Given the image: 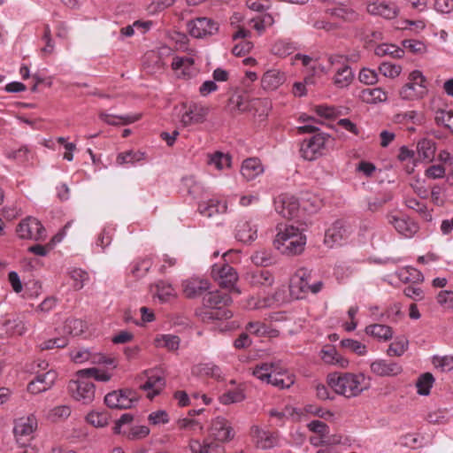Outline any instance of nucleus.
Returning <instances> with one entry per match:
<instances>
[{"instance_id":"nucleus-1","label":"nucleus","mask_w":453,"mask_h":453,"mask_svg":"<svg viewBox=\"0 0 453 453\" xmlns=\"http://www.w3.org/2000/svg\"><path fill=\"white\" fill-rule=\"evenodd\" d=\"M270 415L273 417H277L279 421L283 423H301L306 422V425H325L319 419L311 418L312 417H319L324 418L326 421L332 422L331 419L334 417V414L329 411H324L320 408L309 405L305 408V412L297 411L295 408L287 407L282 411H271Z\"/></svg>"},{"instance_id":"nucleus-2","label":"nucleus","mask_w":453,"mask_h":453,"mask_svg":"<svg viewBox=\"0 0 453 453\" xmlns=\"http://www.w3.org/2000/svg\"><path fill=\"white\" fill-rule=\"evenodd\" d=\"M305 244L306 236L298 227L292 225L286 226L283 230L280 229L273 241L275 249L288 256L301 254Z\"/></svg>"},{"instance_id":"nucleus-3","label":"nucleus","mask_w":453,"mask_h":453,"mask_svg":"<svg viewBox=\"0 0 453 453\" xmlns=\"http://www.w3.org/2000/svg\"><path fill=\"white\" fill-rule=\"evenodd\" d=\"M365 376L363 373L352 374L333 373L328 376V385L336 394L345 397H352L359 395L367 388L368 384L365 383Z\"/></svg>"},{"instance_id":"nucleus-4","label":"nucleus","mask_w":453,"mask_h":453,"mask_svg":"<svg viewBox=\"0 0 453 453\" xmlns=\"http://www.w3.org/2000/svg\"><path fill=\"white\" fill-rule=\"evenodd\" d=\"M408 80V83L400 90L401 97L405 100L422 98L427 92L426 80L422 73L418 70H414L410 73Z\"/></svg>"},{"instance_id":"nucleus-5","label":"nucleus","mask_w":453,"mask_h":453,"mask_svg":"<svg viewBox=\"0 0 453 453\" xmlns=\"http://www.w3.org/2000/svg\"><path fill=\"white\" fill-rule=\"evenodd\" d=\"M139 401L135 391L124 388L108 393L104 397L105 404L111 409H130Z\"/></svg>"},{"instance_id":"nucleus-6","label":"nucleus","mask_w":453,"mask_h":453,"mask_svg":"<svg viewBox=\"0 0 453 453\" xmlns=\"http://www.w3.org/2000/svg\"><path fill=\"white\" fill-rule=\"evenodd\" d=\"M68 390L73 399L87 404L94 398L95 384L88 378L76 376V380L69 381Z\"/></svg>"},{"instance_id":"nucleus-7","label":"nucleus","mask_w":453,"mask_h":453,"mask_svg":"<svg viewBox=\"0 0 453 453\" xmlns=\"http://www.w3.org/2000/svg\"><path fill=\"white\" fill-rule=\"evenodd\" d=\"M330 138L329 134L325 133H317L309 140L303 141L300 148L302 157L306 160H314L322 155V150L325 148L326 141Z\"/></svg>"},{"instance_id":"nucleus-8","label":"nucleus","mask_w":453,"mask_h":453,"mask_svg":"<svg viewBox=\"0 0 453 453\" xmlns=\"http://www.w3.org/2000/svg\"><path fill=\"white\" fill-rule=\"evenodd\" d=\"M17 234L21 239L42 241L46 237V229L38 219L28 217L19 224Z\"/></svg>"},{"instance_id":"nucleus-9","label":"nucleus","mask_w":453,"mask_h":453,"mask_svg":"<svg viewBox=\"0 0 453 453\" xmlns=\"http://www.w3.org/2000/svg\"><path fill=\"white\" fill-rule=\"evenodd\" d=\"M188 32L195 38H204L218 33L219 24L206 17L196 18L187 23Z\"/></svg>"},{"instance_id":"nucleus-10","label":"nucleus","mask_w":453,"mask_h":453,"mask_svg":"<svg viewBox=\"0 0 453 453\" xmlns=\"http://www.w3.org/2000/svg\"><path fill=\"white\" fill-rule=\"evenodd\" d=\"M311 273L305 268H300L296 271L295 276L290 281V293L297 299H303L305 294L309 292L310 280Z\"/></svg>"},{"instance_id":"nucleus-11","label":"nucleus","mask_w":453,"mask_h":453,"mask_svg":"<svg viewBox=\"0 0 453 453\" xmlns=\"http://www.w3.org/2000/svg\"><path fill=\"white\" fill-rule=\"evenodd\" d=\"M211 274L219 281V286L224 288H234L238 280L236 271L228 264L222 265H214L211 269Z\"/></svg>"},{"instance_id":"nucleus-12","label":"nucleus","mask_w":453,"mask_h":453,"mask_svg":"<svg viewBox=\"0 0 453 453\" xmlns=\"http://www.w3.org/2000/svg\"><path fill=\"white\" fill-rule=\"evenodd\" d=\"M183 107L187 109L180 120L184 127L204 122L209 113L208 107L196 103L184 104Z\"/></svg>"},{"instance_id":"nucleus-13","label":"nucleus","mask_w":453,"mask_h":453,"mask_svg":"<svg viewBox=\"0 0 453 453\" xmlns=\"http://www.w3.org/2000/svg\"><path fill=\"white\" fill-rule=\"evenodd\" d=\"M275 211L287 219L294 218L299 211V202L288 195H280L274 200Z\"/></svg>"},{"instance_id":"nucleus-14","label":"nucleus","mask_w":453,"mask_h":453,"mask_svg":"<svg viewBox=\"0 0 453 453\" xmlns=\"http://www.w3.org/2000/svg\"><path fill=\"white\" fill-rule=\"evenodd\" d=\"M347 236L348 231L344 224L337 220L326 231L324 243L329 248H334L342 245Z\"/></svg>"},{"instance_id":"nucleus-15","label":"nucleus","mask_w":453,"mask_h":453,"mask_svg":"<svg viewBox=\"0 0 453 453\" xmlns=\"http://www.w3.org/2000/svg\"><path fill=\"white\" fill-rule=\"evenodd\" d=\"M57 379V373L53 370L36 375L35 379L27 385V391L32 394H39L51 388Z\"/></svg>"},{"instance_id":"nucleus-16","label":"nucleus","mask_w":453,"mask_h":453,"mask_svg":"<svg viewBox=\"0 0 453 453\" xmlns=\"http://www.w3.org/2000/svg\"><path fill=\"white\" fill-rule=\"evenodd\" d=\"M244 280L251 287H270L274 282L273 275L265 269H255L248 271L244 275Z\"/></svg>"},{"instance_id":"nucleus-17","label":"nucleus","mask_w":453,"mask_h":453,"mask_svg":"<svg viewBox=\"0 0 453 453\" xmlns=\"http://www.w3.org/2000/svg\"><path fill=\"white\" fill-rule=\"evenodd\" d=\"M388 223L392 224L395 230L405 237H411L418 231V226L409 218H398L395 215L387 216Z\"/></svg>"},{"instance_id":"nucleus-18","label":"nucleus","mask_w":453,"mask_h":453,"mask_svg":"<svg viewBox=\"0 0 453 453\" xmlns=\"http://www.w3.org/2000/svg\"><path fill=\"white\" fill-rule=\"evenodd\" d=\"M371 371L377 376H396L403 372V367L396 362L376 360L371 364Z\"/></svg>"},{"instance_id":"nucleus-19","label":"nucleus","mask_w":453,"mask_h":453,"mask_svg":"<svg viewBox=\"0 0 453 453\" xmlns=\"http://www.w3.org/2000/svg\"><path fill=\"white\" fill-rule=\"evenodd\" d=\"M267 426H254L252 434L256 438V442L258 447L266 449L273 448L278 440V434L276 432L265 429Z\"/></svg>"},{"instance_id":"nucleus-20","label":"nucleus","mask_w":453,"mask_h":453,"mask_svg":"<svg viewBox=\"0 0 453 453\" xmlns=\"http://www.w3.org/2000/svg\"><path fill=\"white\" fill-rule=\"evenodd\" d=\"M210 288L206 280L192 278L182 282L183 293L188 298H196L202 296Z\"/></svg>"},{"instance_id":"nucleus-21","label":"nucleus","mask_w":453,"mask_h":453,"mask_svg":"<svg viewBox=\"0 0 453 453\" xmlns=\"http://www.w3.org/2000/svg\"><path fill=\"white\" fill-rule=\"evenodd\" d=\"M203 302L205 307L211 309L228 305L232 302V298L227 293L216 290L207 293L203 296Z\"/></svg>"},{"instance_id":"nucleus-22","label":"nucleus","mask_w":453,"mask_h":453,"mask_svg":"<svg viewBox=\"0 0 453 453\" xmlns=\"http://www.w3.org/2000/svg\"><path fill=\"white\" fill-rule=\"evenodd\" d=\"M115 434H122L128 440L138 441L150 434L149 426H113Z\"/></svg>"},{"instance_id":"nucleus-23","label":"nucleus","mask_w":453,"mask_h":453,"mask_svg":"<svg viewBox=\"0 0 453 453\" xmlns=\"http://www.w3.org/2000/svg\"><path fill=\"white\" fill-rule=\"evenodd\" d=\"M367 12L372 15L381 16L385 19H394L398 14V10L395 4L374 2L367 6Z\"/></svg>"},{"instance_id":"nucleus-24","label":"nucleus","mask_w":453,"mask_h":453,"mask_svg":"<svg viewBox=\"0 0 453 453\" xmlns=\"http://www.w3.org/2000/svg\"><path fill=\"white\" fill-rule=\"evenodd\" d=\"M264 171L259 159L256 157L247 158L242 162L241 173L248 181L254 180Z\"/></svg>"},{"instance_id":"nucleus-25","label":"nucleus","mask_w":453,"mask_h":453,"mask_svg":"<svg viewBox=\"0 0 453 453\" xmlns=\"http://www.w3.org/2000/svg\"><path fill=\"white\" fill-rule=\"evenodd\" d=\"M285 81L284 74L278 70H268L261 79L262 88L265 90H275Z\"/></svg>"},{"instance_id":"nucleus-26","label":"nucleus","mask_w":453,"mask_h":453,"mask_svg":"<svg viewBox=\"0 0 453 453\" xmlns=\"http://www.w3.org/2000/svg\"><path fill=\"white\" fill-rule=\"evenodd\" d=\"M226 209V202L218 199H210L206 203L199 204L200 212L209 218L215 214L225 213Z\"/></svg>"},{"instance_id":"nucleus-27","label":"nucleus","mask_w":453,"mask_h":453,"mask_svg":"<svg viewBox=\"0 0 453 453\" xmlns=\"http://www.w3.org/2000/svg\"><path fill=\"white\" fill-rule=\"evenodd\" d=\"M327 12L345 22L353 23L359 19V14L352 8L346 5H340L338 7L327 10Z\"/></svg>"},{"instance_id":"nucleus-28","label":"nucleus","mask_w":453,"mask_h":453,"mask_svg":"<svg viewBox=\"0 0 453 453\" xmlns=\"http://www.w3.org/2000/svg\"><path fill=\"white\" fill-rule=\"evenodd\" d=\"M71 415V409L67 405L56 406L45 413L47 421L51 423H62Z\"/></svg>"},{"instance_id":"nucleus-29","label":"nucleus","mask_w":453,"mask_h":453,"mask_svg":"<svg viewBox=\"0 0 453 453\" xmlns=\"http://www.w3.org/2000/svg\"><path fill=\"white\" fill-rule=\"evenodd\" d=\"M37 426H13V434L17 443L21 447L28 446L34 438V433Z\"/></svg>"},{"instance_id":"nucleus-30","label":"nucleus","mask_w":453,"mask_h":453,"mask_svg":"<svg viewBox=\"0 0 453 453\" xmlns=\"http://www.w3.org/2000/svg\"><path fill=\"white\" fill-rule=\"evenodd\" d=\"M419 159L432 161L435 155V142L430 139H422L417 145Z\"/></svg>"},{"instance_id":"nucleus-31","label":"nucleus","mask_w":453,"mask_h":453,"mask_svg":"<svg viewBox=\"0 0 453 453\" xmlns=\"http://www.w3.org/2000/svg\"><path fill=\"white\" fill-rule=\"evenodd\" d=\"M276 366L277 363H261L254 367L252 374L260 380L268 382L276 372Z\"/></svg>"},{"instance_id":"nucleus-32","label":"nucleus","mask_w":453,"mask_h":453,"mask_svg":"<svg viewBox=\"0 0 453 453\" xmlns=\"http://www.w3.org/2000/svg\"><path fill=\"white\" fill-rule=\"evenodd\" d=\"M365 333L379 340L388 341L393 336L392 328L386 325L373 324L365 327Z\"/></svg>"},{"instance_id":"nucleus-33","label":"nucleus","mask_w":453,"mask_h":453,"mask_svg":"<svg viewBox=\"0 0 453 453\" xmlns=\"http://www.w3.org/2000/svg\"><path fill=\"white\" fill-rule=\"evenodd\" d=\"M361 97L367 104H376L387 101L388 94L380 88H365L362 90Z\"/></svg>"},{"instance_id":"nucleus-34","label":"nucleus","mask_w":453,"mask_h":453,"mask_svg":"<svg viewBox=\"0 0 453 453\" xmlns=\"http://www.w3.org/2000/svg\"><path fill=\"white\" fill-rule=\"evenodd\" d=\"M268 384H272L279 388H288L294 384V379L292 375H287L282 372V369L280 365L277 364L276 372L273 374L271 380H268Z\"/></svg>"},{"instance_id":"nucleus-35","label":"nucleus","mask_w":453,"mask_h":453,"mask_svg":"<svg viewBox=\"0 0 453 453\" xmlns=\"http://www.w3.org/2000/svg\"><path fill=\"white\" fill-rule=\"evenodd\" d=\"M374 53L378 57L389 56L393 58H401L404 55V50L395 44L382 43L375 48Z\"/></svg>"},{"instance_id":"nucleus-36","label":"nucleus","mask_w":453,"mask_h":453,"mask_svg":"<svg viewBox=\"0 0 453 453\" xmlns=\"http://www.w3.org/2000/svg\"><path fill=\"white\" fill-rule=\"evenodd\" d=\"M165 386V380L160 376H150L145 383L141 385V389L144 391L152 390V394L149 393L148 396L152 398L154 395L159 394L160 390Z\"/></svg>"},{"instance_id":"nucleus-37","label":"nucleus","mask_w":453,"mask_h":453,"mask_svg":"<svg viewBox=\"0 0 453 453\" xmlns=\"http://www.w3.org/2000/svg\"><path fill=\"white\" fill-rule=\"evenodd\" d=\"M3 326L5 328L6 333L10 334L22 335L27 331L24 321L19 317L5 319Z\"/></svg>"},{"instance_id":"nucleus-38","label":"nucleus","mask_w":453,"mask_h":453,"mask_svg":"<svg viewBox=\"0 0 453 453\" xmlns=\"http://www.w3.org/2000/svg\"><path fill=\"white\" fill-rule=\"evenodd\" d=\"M296 49L295 43L288 40H278L272 46V52L279 57H286Z\"/></svg>"},{"instance_id":"nucleus-39","label":"nucleus","mask_w":453,"mask_h":453,"mask_svg":"<svg viewBox=\"0 0 453 453\" xmlns=\"http://www.w3.org/2000/svg\"><path fill=\"white\" fill-rule=\"evenodd\" d=\"M354 78L353 72L349 65L340 68L334 76V84L338 88H345L349 86Z\"/></svg>"},{"instance_id":"nucleus-40","label":"nucleus","mask_w":453,"mask_h":453,"mask_svg":"<svg viewBox=\"0 0 453 453\" xmlns=\"http://www.w3.org/2000/svg\"><path fill=\"white\" fill-rule=\"evenodd\" d=\"M75 376L88 378V380L94 378L97 381H109L111 380L110 374L101 372L96 367L79 370L76 372Z\"/></svg>"},{"instance_id":"nucleus-41","label":"nucleus","mask_w":453,"mask_h":453,"mask_svg":"<svg viewBox=\"0 0 453 453\" xmlns=\"http://www.w3.org/2000/svg\"><path fill=\"white\" fill-rule=\"evenodd\" d=\"M310 430L317 434H320L322 441H329L325 442L326 446L334 445L341 442L342 437L336 434H331L329 432V426H308Z\"/></svg>"},{"instance_id":"nucleus-42","label":"nucleus","mask_w":453,"mask_h":453,"mask_svg":"<svg viewBox=\"0 0 453 453\" xmlns=\"http://www.w3.org/2000/svg\"><path fill=\"white\" fill-rule=\"evenodd\" d=\"M434 382V378L432 373L425 372L421 374L416 382V387L418 388V394L420 395H428L430 394V389L433 387Z\"/></svg>"},{"instance_id":"nucleus-43","label":"nucleus","mask_w":453,"mask_h":453,"mask_svg":"<svg viewBox=\"0 0 453 453\" xmlns=\"http://www.w3.org/2000/svg\"><path fill=\"white\" fill-rule=\"evenodd\" d=\"M233 316L231 311L226 308V306H220L218 308H211L210 311L203 312V320H223L230 319Z\"/></svg>"},{"instance_id":"nucleus-44","label":"nucleus","mask_w":453,"mask_h":453,"mask_svg":"<svg viewBox=\"0 0 453 453\" xmlns=\"http://www.w3.org/2000/svg\"><path fill=\"white\" fill-rule=\"evenodd\" d=\"M451 414L449 411L446 408L444 409H437L433 411H430L427 415V422L430 424L440 425L448 423L450 421Z\"/></svg>"},{"instance_id":"nucleus-45","label":"nucleus","mask_w":453,"mask_h":453,"mask_svg":"<svg viewBox=\"0 0 453 453\" xmlns=\"http://www.w3.org/2000/svg\"><path fill=\"white\" fill-rule=\"evenodd\" d=\"M183 187L193 198L198 197L203 192V187L193 176H186L181 179Z\"/></svg>"},{"instance_id":"nucleus-46","label":"nucleus","mask_w":453,"mask_h":453,"mask_svg":"<svg viewBox=\"0 0 453 453\" xmlns=\"http://www.w3.org/2000/svg\"><path fill=\"white\" fill-rule=\"evenodd\" d=\"M99 118L104 122L111 126H117L120 124L127 125L133 123L138 119V118L131 116H114L107 113H101L99 115Z\"/></svg>"},{"instance_id":"nucleus-47","label":"nucleus","mask_w":453,"mask_h":453,"mask_svg":"<svg viewBox=\"0 0 453 453\" xmlns=\"http://www.w3.org/2000/svg\"><path fill=\"white\" fill-rule=\"evenodd\" d=\"M210 434L219 441H230L234 433L231 426H211Z\"/></svg>"},{"instance_id":"nucleus-48","label":"nucleus","mask_w":453,"mask_h":453,"mask_svg":"<svg viewBox=\"0 0 453 453\" xmlns=\"http://www.w3.org/2000/svg\"><path fill=\"white\" fill-rule=\"evenodd\" d=\"M231 157L228 154H224L220 151H216L210 156L208 163L214 165L217 169L222 170L231 166Z\"/></svg>"},{"instance_id":"nucleus-49","label":"nucleus","mask_w":453,"mask_h":453,"mask_svg":"<svg viewBox=\"0 0 453 453\" xmlns=\"http://www.w3.org/2000/svg\"><path fill=\"white\" fill-rule=\"evenodd\" d=\"M85 327V323L81 319H69L65 323L64 330L73 336H78L84 332Z\"/></svg>"},{"instance_id":"nucleus-50","label":"nucleus","mask_w":453,"mask_h":453,"mask_svg":"<svg viewBox=\"0 0 453 453\" xmlns=\"http://www.w3.org/2000/svg\"><path fill=\"white\" fill-rule=\"evenodd\" d=\"M405 205L409 209L414 210L417 212H418L426 220H427V221L432 220V215L427 211L426 206L424 203L418 201L416 198H412V197L406 198Z\"/></svg>"},{"instance_id":"nucleus-51","label":"nucleus","mask_w":453,"mask_h":453,"mask_svg":"<svg viewBox=\"0 0 453 453\" xmlns=\"http://www.w3.org/2000/svg\"><path fill=\"white\" fill-rule=\"evenodd\" d=\"M435 122L453 133V111L438 110L435 115Z\"/></svg>"},{"instance_id":"nucleus-52","label":"nucleus","mask_w":453,"mask_h":453,"mask_svg":"<svg viewBox=\"0 0 453 453\" xmlns=\"http://www.w3.org/2000/svg\"><path fill=\"white\" fill-rule=\"evenodd\" d=\"M236 238L245 243L251 242L257 238V231L252 230L247 223H244L239 226Z\"/></svg>"},{"instance_id":"nucleus-53","label":"nucleus","mask_w":453,"mask_h":453,"mask_svg":"<svg viewBox=\"0 0 453 453\" xmlns=\"http://www.w3.org/2000/svg\"><path fill=\"white\" fill-rule=\"evenodd\" d=\"M144 153L141 151L127 150L119 153L117 157V163L119 165L134 164L143 158Z\"/></svg>"},{"instance_id":"nucleus-54","label":"nucleus","mask_w":453,"mask_h":453,"mask_svg":"<svg viewBox=\"0 0 453 453\" xmlns=\"http://www.w3.org/2000/svg\"><path fill=\"white\" fill-rule=\"evenodd\" d=\"M157 346L166 348L168 350H176L180 346V338L177 335L164 334L157 338Z\"/></svg>"},{"instance_id":"nucleus-55","label":"nucleus","mask_w":453,"mask_h":453,"mask_svg":"<svg viewBox=\"0 0 453 453\" xmlns=\"http://www.w3.org/2000/svg\"><path fill=\"white\" fill-rule=\"evenodd\" d=\"M341 346L343 349H349L359 356H364L366 353V346L353 339L342 340Z\"/></svg>"},{"instance_id":"nucleus-56","label":"nucleus","mask_w":453,"mask_h":453,"mask_svg":"<svg viewBox=\"0 0 453 453\" xmlns=\"http://www.w3.org/2000/svg\"><path fill=\"white\" fill-rule=\"evenodd\" d=\"M245 398L242 389L229 390L220 395L219 400L223 404L240 403Z\"/></svg>"},{"instance_id":"nucleus-57","label":"nucleus","mask_w":453,"mask_h":453,"mask_svg":"<svg viewBox=\"0 0 453 453\" xmlns=\"http://www.w3.org/2000/svg\"><path fill=\"white\" fill-rule=\"evenodd\" d=\"M424 437L417 434H408L401 437V444L404 447L417 449L423 446Z\"/></svg>"},{"instance_id":"nucleus-58","label":"nucleus","mask_w":453,"mask_h":453,"mask_svg":"<svg viewBox=\"0 0 453 453\" xmlns=\"http://www.w3.org/2000/svg\"><path fill=\"white\" fill-rule=\"evenodd\" d=\"M407 346L408 341L406 339H397L389 345L388 349V355L390 357H400L405 352Z\"/></svg>"},{"instance_id":"nucleus-59","label":"nucleus","mask_w":453,"mask_h":453,"mask_svg":"<svg viewBox=\"0 0 453 453\" xmlns=\"http://www.w3.org/2000/svg\"><path fill=\"white\" fill-rule=\"evenodd\" d=\"M252 262L257 266L266 267L273 264V257L266 250H258L251 257Z\"/></svg>"},{"instance_id":"nucleus-60","label":"nucleus","mask_w":453,"mask_h":453,"mask_svg":"<svg viewBox=\"0 0 453 453\" xmlns=\"http://www.w3.org/2000/svg\"><path fill=\"white\" fill-rule=\"evenodd\" d=\"M397 122H405L411 120L414 124H421L424 121V116L418 113L416 111H410L403 113H398L395 117Z\"/></svg>"},{"instance_id":"nucleus-61","label":"nucleus","mask_w":453,"mask_h":453,"mask_svg":"<svg viewBox=\"0 0 453 453\" xmlns=\"http://www.w3.org/2000/svg\"><path fill=\"white\" fill-rule=\"evenodd\" d=\"M379 71L386 77L395 78L401 73L402 68L400 65H396L388 62H383L380 65Z\"/></svg>"},{"instance_id":"nucleus-62","label":"nucleus","mask_w":453,"mask_h":453,"mask_svg":"<svg viewBox=\"0 0 453 453\" xmlns=\"http://www.w3.org/2000/svg\"><path fill=\"white\" fill-rule=\"evenodd\" d=\"M156 288L157 295L158 298L163 302L167 301L170 296H173V288L171 284L159 281L157 283Z\"/></svg>"},{"instance_id":"nucleus-63","label":"nucleus","mask_w":453,"mask_h":453,"mask_svg":"<svg viewBox=\"0 0 453 453\" xmlns=\"http://www.w3.org/2000/svg\"><path fill=\"white\" fill-rule=\"evenodd\" d=\"M437 303L446 309H453V291L441 290L436 296Z\"/></svg>"},{"instance_id":"nucleus-64","label":"nucleus","mask_w":453,"mask_h":453,"mask_svg":"<svg viewBox=\"0 0 453 453\" xmlns=\"http://www.w3.org/2000/svg\"><path fill=\"white\" fill-rule=\"evenodd\" d=\"M246 330L257 336H264L268 334L267 326L259 321L249 322L246 326Z\"/></svg>"}]
</instances>
